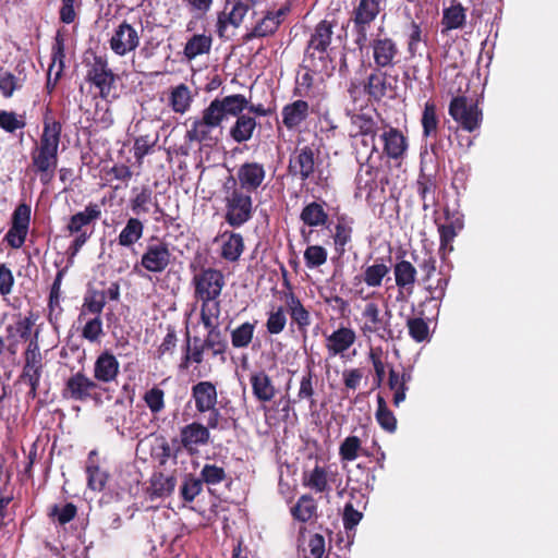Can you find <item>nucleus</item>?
Masks as SVG:
<instances>
[{"instance_id": "55", "label": "nucleus", "mask_w": 558, "mask_h": 558, "mask_svg": "<svg viewBox=\"0 0 558 558\" xmlns=\"http://www.w3.org/2000/svg\"><path fill=\"white\" fill-rule=\"evenodd\" d=\"M375 417L379 426L388 432L395 433L397 429V418L392 411L389 410L385 398L380 395L377 396V410Z\"/></svg>"}, {"instance_id": "23", "label": "nucleus", "mask_w": 558, "mask_h": 558, "mask_svg": "<svg viewBox=\"0 0 558 558\" xmlns=\"http://www.w3.org/2000/svg\"><path fill=\"white\" fill-rule=\"evenodd\" d=\"M209 441L210 432L199 422H192L180 429V442L190 454H194L198 447L206 446Z\"/></svg>"}, {"instance_id": "31", "label": "nucleus", "mask_w": 558, "mask_h": 558, "mask_svg": "<svg viewBox=\"0 0 558 558\" xmlns=\"http://www.w3.org/2000/svg\"><path fill=\"white\" fill-rule=\"evenodd\" d=\"M250 384L253 396L259 402H269L277 393L270 376L263 369L250 375Z\"/></svg>"}, {"instance_id": "19", "label": "nucleus", "mask_w": 558, "mask_h": 558, "mask_svg": "<svg viewBox=\"0 0 558 558\" xmlns=\"http://www.w3.org/2000/svg\"><path fill=\"white\" fill-rule=\"evenodd\" d=\"M289 11V7H282L277 11H267L266 14L256 22L252 29L243 36V41L247 43L254 38L272 36L282 24L283 19Z\"/></svg>"}, {"instance_id": "34", "label": "nucleus", "mask_w": 558, "mask_h": 558, "mask_svg": "<svg viewBox=\"0 0 558 558\" xmlns=\"http://www.w3.org/2000/svg\"><path fill=\"white\" fill-rule=\"evenodd\" d=\"M353 223V218L347 214H341L337 217L332 240L335 250L339 255L345 252V246L352 241Z\"/></svg>"}, {"instance_id": "50", "label": "nucleus", "mask_w": 558, "mask_h": 558, "mask_svg": "<svg viewBox=\"0 0 558 558\" xmlns=\"http://www.w3.org/2000/svg\"><path fill=\"white\" fill-rule=\"evenodd\" d=\"M421 124L423 136L425 138L435 137L437 135L439 118L437 116V107L434 101L428 100L424 105Z\"/></svg>"}, {"instance_id": "7", "label": "nucleus", "mask_w": 558, "mask_h": 558, "mask_svg": "<svg viewBox=\"0 0 558 558\" xmlns=\"http://www.w3.org/2000/svg\"><path fill=\"white\" fill-rule=\"evenodd\" d=\"M345 116L349 118V137L352 140L359 137H369L372 144V153H378L375 140L380 130L379 113L376 109H367L360 106L357 108L347 109Z\"/></svg>"}, {"instance_id": "11", "label": "nucleus", "mask_w": 558, "mask_h": 558, "mask_svg": "<svg viewBox=\"0 0 558 558\" xmlns=\"http://www.w3.org/2000/svg\"><path fill=\"white\" fill-rule=\"evenodd\" d=\"M448 112L450 117L464 130L470 133L481 126L483 114L476 102L469 100L465 96L452 97Z\"/></svg>"}, {"instance_id": "36", "label": "nucleus", "mask_w": 558, "mask_h": 558, "mask_svg": "<svg viewBox=\"0 0 558 558\" xmlns=\"http://www.w3.org/2000/svg\"><path fill=\"white\" fill-rule=\"evenodd\" d=\"M251 2L238 0L234 2L232 10L229 13L221 12L218 15L217 32L220 37H223L227 26L230 24L239 27L243 22L246 13L248 12Z\"/></svg>"}, {"instance_id": "61", "label": "nucleus", "mask_w": 558, "mask_h": 558, "mask_svg": "<svg viewBox=\"0 0 558 558\" xmlns=\"http://www.w3.org/2000/svg\"><path fill=\"white\" fill-rule=\"evenodd\" d=\"M287 325V315L283 306L272 307L268 312L266 320V330L270 335H279L282 332Z\"/></svg>"}, {"instance_id": "52", "label": "nucleus", "mask_w": 558, "mask_h": 558, "mask_svg": "<svg viewBox=\"0 0 558 558\" xmlns=\"http://www.w3.org/2000/svg\"><path fill=\"white\" fill-rule=\"evenodd\" d=\"M221 307L220 302H216L213 304H204L201 303L199 318L204 328L207 330V333H213L215 331L221 330L219 328V316H220Z\"/></svg>"}, {"instance_id": "27", "label": "nucleus", "mask_w": 558, "mask_h": 558, "mask_svg": "<svg viewBox=\"0 0 558 558\" xmlns=\"http://www.w3.org/2000/svg\"><path fill=\"white\" fill-rule=\"evenodd\" d=\"M64 40L60 35H57L56 43L52 47L51 59L52 62L49 65L47 73L46 90L47 94L51 95L60 80L64 70Z\"/></svg>"}, {"instance_id": "51", "label": "nucleus", "mask_w": 558, "mask_h": 558, "mask_svg": "<svg viewBox=\"0 0 558 558\" xmlns=\"http://www.w3.org/2000/svg\"><path fill=\"white\" fill-rule=\"evenodd\" d=\"M221 307L220 302H216L213 304H204L201 303L199 318L204 328L207 330V333H213L215 331L221 330L219 328V316H220Z\"/></svg>"}, {"instance_id": "1", "label": "nucleus", "mask_w": 558, "mask_h": 558, "mask_svg": "<svg viewBox=\"0 0 558 558\" xmlns=\"http://www.w3.org/2000/svg\"><path fill=\"white\" fill-rule=\"evenodd\" d=\"M62 134V123L54 119L52 109L47 106L43 117V132L39 142L31 151L33 171L39 174L44 185L51 182L58 167V151Z\"/></svg>"}, {"instance_id": "39", "label": "nucleus", "mask_w": 558, "mask_h": 558, "mask_svg": "<svg viewBox=\"0 0 558 558\" xmlns=\"http://www.w3.org/2000/svg\"><path fill=\"white\" fill-rule=\"evenodd\" d=\"M213 46L210 34H194L185 43L183 54L187 61H192L199 56L208 54Z\"/></svg>"}, {"instance_id": "47", "label": "nucleus", "mask_w": 558, "mask_h": 558, "mask_svg": "<svg viewBox=\"0 0 558 558\" xmlns=\"http://www.w3.org/2000/svg\"><path fill=\"white\" fill-rule=\"evenodd\" d=\"M175 483L174 476H168L161 472L155 473L150 478L149 496L151 498L167 497L174 490Z\"/></svg>"}, {"instance_id": "6", "label": "nucleus", "mask_w": 558, "mask_h": 558, "mask_svg": "<svg viewBox=\"0 0 558 558\" xmlns=\"http://www.w3.org/2000/svg\"><path fill=\"white\" fill-rule=\"evenodd\" d=\"M363 324L360 327L362 335L365 338L376 336L383 341H392L396 339L395 330L391 328V311L387 310L381 313L378 304L368 302L362 311Z\"/></svg>"}, {"instance_id": "12", "label": "nucleus", "mask_w": 558, "mask_h": 558, "mask_svg": "<svg viewBox=\"0 0 558 558\" xmlns=\"http://www.w3.org/2000/svg\"><path fill=\"white\" fill-rule=\"evenodd\" d=\"M119 76L109 68L106 56L95 54L88 65L86 81L99 89L102 99L111 96Z\"/></svg>"}, {"instance_id": "63", "label": "nucleus", "mask_w": 558, "mask_h": 558, "mask_svg": "<svg viewBox=\"0 0 558 558\" xmlns=\"http://www.w3.org/2000/svg\"><path fill=\"white\" fill-rule=\"evenodd\" d=\"M305 266L310 269L317 268L327 262V250L322 245H308L304 251Z\"/></svg>"}, {"instance_id": "25", "label": "nucleus", "mask_w": 558, "mask_h": 558, "mask_svg": "<svg viewBox=\"0 0 558 558\" xmlns=\"http://www.w3.org/2000/svg\"><path fill=\"white\" fill-rule=\"evenodd\" d=\"M391 257L387 259L384 257L376 258L372 265H364L363 271L360 276H355L354 280L365 283L368 288H379L383 284L384 279L388 277L391 270Z\"/></svg>"}, {"instance_id": "30", "label": "nucleus", "mask_w": 558, "mask_h": 558, "mask_svg": "<svg viewBox=\"0 0 558 558\" xmlns=\"http://www.w3.org/2000/svg\"><path fill=\"white\" fill-rule=\"evenodd\" d=\"M355 331L350 327H340L326 338V349L330 356L343 354L355 342Z\"/></svg>"}, {"instance_id": "54", "label": "nucleus", "mask_w": 558, "mask_h": 558, "mask_svg": "<svg viewBox=\"0 0 558 558\" xmlns=\"http://www.w3.org/2000/svg\"><path fill=\"white\" fill-rule=\"evenodd\" d=\"M203 343L204 347L211 352L213 357H219L221 362H226L228 341L222 330L207 333Z\"/></svg>"}, {"instance_id": "29", "label": "nucleus", "mask_w": 558, "mask_h": 558, "mask_svg": "<svg viewBox=\"0 0 558 558\" xmlns=\"http://www.w3.org/2000/svg\"><path fill=\"white\" fill-rule=\"evenodd\" d=\"M463 229V221L459 218L448 223H438L437 231L439 233L438 254L442 262L447 260L448 255L453 252V241L459 231Z\"/></svg>"}, {"instance_id": "45", "label": "nucleus", "mask_w": 558, "mask_h": 558, "mask_svg": "<svg viewBox=\"0 0 558 558\" xmlns=\"http://www.w3.org/2000/svg\"><path fill=\"white\" fill-rule=\"evenodd\" d=\"M193 341L194 345L192 347L190 332L186 331V344L179 365L180 369H187L191 363L202 364L204 361V352L207 349L204 347V343L201 342L198 337H194Z\"/></svg>"}, {"instance_id": "62", "label": "nucleus", "mask_w": 558, "mask_h": 558, "mask_svg": "<svg viewBox=\"0 0 558 558\" xmlns=\"http://www.w3.org/2000/svg\"><path fill=\"white\" fill-rule=\"evenodd\" d=\"M26 126L25 116H19L14 111H0V129L7 133H15L17 130H23Z\"/></svg>"}, {"instance_id": "17", "label": "nucleus", "mask_w": 558, "mask_h": 558, "mask_svg": "<svg viewBox=\"0 0 558 558\" xmlns=\"http://www.w3.org/2000/svg\"><path fill=\"white\" fill-rule=\"evenodd\" d=\"M367 46L372 49L375 68L388 70L399 62L400 50L392 38L376 36L372 40L368 39Z\"/></svg>"}, {"instance_id": "57", "label": "nucleus", "mask_w": 558, "mask_h": 558, "mask_svg": "<svg viewBox=\"0 0 558 558\" xmlns=\"http://www.w3.org/2000/svg\"><path fill=\"white\" fill-rule=\"evenodd\" d=\"M26 76H16L8 70L0 69V93L4 98H11L14 92L20 90L25 83Z\"/></svg>"}, {"instance_id": "38", "label": "nucleus", "mask_w": 558, "mask_h": 558, "mask_svg": "<svg viewBox=\"0 0 558 558\" xmlns=\"http://www.w3.org/2000/svg\"><path fill=\"white\" fill-rule=\"evenodd\" d=\"M225 239L221 245L220 257L227 262H238L244 252L245 245L241 233L228 232L221 234Z\"/></svg>"}, {"instance_id": "26", "label": "nucleus", "mask_w": 558, "mask_h": 558, "mask_svg": "<svg viewBox=\"0 0 558 558\" xmlns=\"http://www.w3.org/2000/svg\"><path fill=\"white\" fill-rule=\"evenodd\" d=\"M119 373L120 363L110 351L106 350L97 356L93 369L94 379L97 384L116 381Z\"/></svg>"}, {"instance_id": "18", "label": "nucleus", "mask_w": 558, "mask_h": 558, "mask_svg": "<svg viewBox=\"0 0 558 558\" xmlns=\"http://www.w3.org/2000/svg\"><path fill=\"white\" fill-rule=\"evenodd\" d=\"M396 287L398 288L397 301H407L414 291L417 279V269L412 262L397 256L392 266Z\"/></svg>"}, {"instance_id": "32", "label": "nucleus", "mask_w": 558, "mask_h": 558, "mask_svg": "<svg viewBox=\"0 0 558 558\" xmlns=\"http://www.w3.org/2000/svg\"><path fill=\"white\" fill-rule=\"evenodd\" d=\"M282 123L288 130H294L300 126L310 116V105L307 101L298 99L283 106Z\"/></svg>"}, {"instance_id": "3", "label": "nucleus", "mask_w": 558, "mask_h": 558, "mask_svg": "<svg viewBox=\"0 0 558 558\" xmlns=\"http://www.w3.org/2000/svg\"><path fill=\"white\" fill-rule=\"evenodd\" d=\"M337 21L322 20L311 31L306 47L304 49V63L313 71H326L331 62L330 45L332 43L333 29Z\"/></svg>"}, {"instance_id": "59", "label": "nucleus", "mask_w": 558, "mask_h": 558, "mask_svg": "<svg viewBox=\"0 0 558 558\" xmlns=\"http://www.w3.org/2000/svg\"><path fill=\"white\" fill-rule=\"evenodd\" d=\"M368 453L363 450L361 439L357 436H348L339 447V456L342 461H354L359 454Z\"/></svg>"}, {"instance_id": "35", "label": "nucleus", "mask_w": 558, "mask_h": 558, "mask_svg": "<svg viewBox=\"0 0 558 558\" xmlns=\"http://www.w3.org/2000/svg\"><path fill=\"white\" fill-rule=\"evenodd\" d=\"M466 22V9L457 0H452L448 8L442 10L441 33L463 28Z\"/></svg>"}, {"instance_id": "37", "label": "nucleus", "mask_w": 558, "mask_h": 558, "mask_svg": "<svg viewBox=\"0 0 558 558\" xmlns=\"http://www.w3.org/2000/svg\"><path fill=\"white\" fill-rule=\"evenodd\" d=\"M256 128V118L243 113L235 118V122L229 130V135L238 144L246 143L253 137Z\"/></svg>"}, {"instance_id": "8", "label": "nucleus", "mask_w": 558, "mask_h": 558, "mask_svg": "<svg viewBox=\"0 0 558 558\" xmlns=\"http://www.w3.org/2000/svg\"><path fill=\"white\" fill-rule=\"evenodd\" d=\"M194 298L201 303L220 302L219 298L226 286L225 275L213 267H203L192 278Z\"/></svg>"}, {"instance_id": "58", "label": "nucleus", "mask_w": 558, "mask_h": 558, "mask_svg": "<svg viewBox=\"0 0 558 558\" xmlns=\"http://www.w3.org/2000/svg\"><path fill=\"white\" fill-rule=\"evenodd\" d=\"M24 364L19 380H40L44 372L43 356L23 355Z\"/></svg>"}, {"instance_id": "56", "label": "nucleus", "mask_w": 558, "mask_h": 558, "mask_svg": "<svg viewBox=\"0 0 558 558\" xmlns=\"http://www.w3.org/2000/svg\"><path fill=\"white\" fill-rule=\"evenodd\" d=\"M255 327L256 322H245L234 328L230 333L232 347L235 349L247 348L253 340Z\"/></svg>"}, {"instance_id": "4", "label": "nucleus", "mask_w": 558, "mask_h": 558, "mask_svg": "<svg viewBox=\"0 0 558 558\" xmlns=\"http://www.w3.org/2000/svg\"><path fill=\"white\" fill-rule=\"evenodd\" d=\"M381 11V0H359L353 7L349 22L352 24L353 41L359 50L367 47L372 25Z\"/></svg>"}, {"instance_id": "16", "label": "nucleus", "mask_w": 558, "mask_h": 558, "mask_svg": "<svg viewBox=\"0 0 558 558\" xmlns=\"http://www.w3.org/2000/svg\"><path fill=\"white\" fill-rule=\"evenodd\" d=\"M141 37L137 29L128 23L121 22L113 31L108 40L112 52L118 57H124L137 49Z\"/></svg>"}, {"instance_id": "49", "label": "nucleus", "mask_w": 558, "mask_h": 558, "mask_svg": "<svg viewBox=\"0 0 558 558\" xmlns=\"http://www.w3.org/2000/svg\"><path fill=\"white\" fill-rule=\"evenodd\" d=\"M132 192L134 196L130 199V208L132 213L136 216L148 214L149 205L153 202V190L144 185L141 189L133 187Z\"/></svg>"}, {"instance_id": "20", "label": "nucleus", "mask_w": 558, "mask_h": 558, "mask_svg": "<svg viewBox=\"0 0 558 558\" xmlns=\"http://www.w3.org/2000/svg\"><path fill=\"white\" fill-rule=\"evenodd\" d=\"M234 178L238 189L253 194L263 185L266 178V170L263 163L246 161L239 167L236 177Z\"/></svg>"}, {"instance_id": "22", "label": "nucleus", "mask_w": 558, "mask_h": 558, "mask_svg": "<svg viewBox=\"0 0 558 558\" xmlns=\"http://www.w3.org/2000/svg\"><path fill=\"white\" fill-rule=\"evenodd\" d=\"M379 137L383 142V154H385L389 159H403L407 154L409 143L402 131L398 128L386 125Z\"/></svg>"}, {"instance_id": "9", "label": "nucleus", "mask_w": 558, "mask_h": 558, "mask_svg": "<svg viewBox=\"0 0 558 558\" xmlns=\"http://www.w3.org/2000/svg\"><path fill=\"white\" fill-rule=\"evenodd\" d=\"M398 82V74L392 75L386 69L374 68L363 82V92L369 102L379 104L385 98H393Z\"/></svg>"}, {"instance_id": "42", "label": "nucleus", "mask_w": 558, "mask_h": 558, "mask_svg": "<svg viewBox=\"0 0 558 558\" xmlns=\"http://www.w3.org/2000/svg\"><path fill=\"white\" fill-rule=\"evenodd\" d=\"M290 512L294 520L307 523L317 517V504L312 495L304 494L298 499Z\"/></svg>"}, {"instance_id": "40", "label": "nucleus", "mask_w": 558, "mask_h": 558, "mask_svg": "<svg viewBox=\"0 0 558 558\" xmlns=\"http://www.w3.org/2000/svg\"><path fill=\"white\" fill-rule=\"evenodd\" d=\"M145 226L137 217H131L120 231L117 241L122 247H133L144 234Z\"/></svg>"}, {"instance_id": "64", "label": "nucleus", "mask_w": 558, "mask_h": 558, "mask_svg": "<svg viewBox=\"0 0 558 558\" xmlns=\"http://www.w3.org/2000/svg\"><path fill=\"white\" fill-rule=\"evenodd\" d=\"M407 327L409 330V336L415 342H424L427 340L429 335L428 324L422 317H410L407 320Z\"/></svg>"}, {"instance_id": "48", "label": "nucleus", "mask_w": 558, "mask_h": 558, "mask_svg": "<svg viewBox=\"0 0 558 558\" xmlns=\"http://www.w3.org/2000/svg\"><path fill=\"white\" fill-rule=\"evenodd\" d=\"M204 484L193 473H186L179 487V496L185 504H191L202 494Z\"/></svg>"}, {"instance_id": "14", "label": "nucleus", "mask_w": 558, "mask_h": 558, "mask_svg": "<svg viewBox=\"0 0 558 558\" xmlns=\"http://www.w3.org/2000/svg\"><path fill=\"white\" fill-rule=\"evenodd\" d=\"M222 122L216 117L209 107L203 110L202 118L195 119L186 131L185 138L207 146L215 145L218 137L213 135V130L220 128Z\"/></svg>"}, {"instance_id": "53", "label": "nucleus", "mask_w": 558, "mask_h": 558, "mask_svg": "<svg viewBox=\"0 0 558 558\" xmlns=\"http://www.w3.org/2000/svg\"><path fill=\"white\" fill-rule=\"evenodd\" d=\"M192 104L190 88L185 84H180L172 88L169 97V105L175 113L186 112Z\"/></svg>"}, {"instance_id": "33", "label": "nucleus", "mask_w": 558, "mask_h": 558, "mask_svg": "<svg viewBox=\"0 0 558 558\" xmlns=\"http://www.w3.org/2000/svg\"><path fill=\"white\" fill-rule=\"evenodd\" d=\"M286 304L292 323L296 325L299 332L305 336L307 328L311 325L310 312L304 307L301 300L293 292L287 294Z\"/></svg>"}, {"instance_id": "46", "label": "nucleus", "mask_w": 558, "mask_h": 558, "mask_svg": "<svg viewBox=\"0 0 558 558\" xmlns=\"http://www.w3.org/2000/svg\"><path fill=\"white\" fill-rule=\"evenodd\" d=\"M199 478L203 484L207 485L208 492L214 493L213 487L227 481L231 482L230 476L222 466L217 464L205 463L199 472Z\"/></svg>"}, {"instance_id": "13", "label": "nucleus", "mask_w": 558, "mask_h": 558, "mask_svg": "<svg viewBox=\"0 0 558 558\" xmlns=\"http://www.w3.org/2000/svg\"><path fill=\"white\" fill-rule=\"evenodd\" d=\"M99 388L95 379L89 378L83 371L72 374L64 383L62 397L74 401L85 402L88 400H99Z\"/></svg>"}, {"instance_id": "24", "label": "nucleus", "mask_w": 558, "mask_h": 558, "mask_svg": "<svg viewBox=\"0 0 558 558\" xmlns=\"http://www.w3.org/2000/svg\"><path fill=\"white\" fill-rule=\"evenodd\" d=\"M191 397L198 413L204 414L214 410L218 403L217 385L209 380L198 381L192 386Z\"/></svg>"}, {"instance_id": "5", "label": "nucleus", "mask_w": 558, "mask_h": 558, "mask_svg": "<svg viewBox=\"0 0 558 558\" xmlns=\"http://www.w3.org/2000/svg\"><path fill=\"white\" fill-rule=\"evenodd\" d=\"M101 217L100 205L94 202L88 203L84 210L77 211L72 215L65 226V231L69 235L74 236L70 246L69 253L75 256L81 248L86 244L93 234V228L89 229Z\"/></svg>"}, {"instance_id": "44", "label": "nucleus", "mask_w": 558, "mask_h": 558, "mask_svg": "<svg viewBox=\"0 0 558 558\" xmlns=\"http://www.w3.org/2000/svg\"><path fill=\"white\" fill-rule=\"evenodd\" d=\"M303 485L311 488L315 493H327L330 490L328 484V473L326 469L319 464H315L313 470L304 472Z\"/></svg>"}, {"instance_id": "41", "label": "nucleus", "mask_w": 558, "mask_h": 558, "mask_svg": "<svg viewBox=\"0 0 558 558\" xmlns=\"http://www.w3.org/2000/svg\"><path fill=\"white\" fill-rule=\"evenodd\" d=\"M106 306L105 294L96 288H88L81 307L78 319L82 320L86 315L101 316Z\"/></svg>"}, {"instance_id": "15", "label": "nucleus", "mask_w": 558, "mask_h": 558, "mask_svg": "<svg viewBox=\"0 0 558 558\" xmlns=\"http://www.w3.org/2000/svg\"><path fill=\"white\" fill-rule=\"evenodd\" d=\"M316 159L317 156L313 146L295 147L289 158L288 173L303 182L307 181L315 172Z\"/></svg>"}, {"instance_id": "43", "label": "nucleus", "mask_w": 558, "mask_h": 558, "mask_svg": "<svg viewBox=\"0 0 558 558\" xmlns=\"http://www.w3.org/2000/svg\"><path fill=\"white\" fill-rule=\"evenodd\" d=\"M301 221L308 227H322L328 221V214L323 204L311 202L305 205L300 214Z\"/></svg>"}, {"instance_id": "28", "label": "nucleus", "mask_w": 558, "mask_h": 558, "mask_svg": "<svg viewBox=\"0 0 558 558\" xmlns=\"http://www.w3.org/2000/svg\"><path fill=\"white\" fill-rule=\"evenodd\" d=\"M87 487L93 492H102L110 477L107 470L100 466L97 450L89 451L85 463Z\"/></svg>"}, {"instance_id": "2", "label": "nucleus", "mask_w": 558, "mask_h": 558, "mask_svg": "<svg viewBox=\"0 0 558 558\" xmlns=\"http://www.w3.org/2000/svg\"><path fill=\"white\" fill-rule=\"evenodd\" d=\"M223 219L232 228H240L254 216L252 193L236 187V180L229 175L222 184Z\"/></svg>"}, {"instance_id": "10", "label": "nucleus", "mask_w": 558, "mask_h": 558, "mask_svg": "<svg viewBox=\"0 0 558 558\" xmlns=\"http://www.w3.org/2000/svg\"><path fill=\"white\" fill-rule=\"evenodd\" d=\"M172 253L169 244L163 240L153 236L150 242L147 243L141 259L134 266V271L141 266L148 272L161 274L171 264Z\"/></svg>"}, {"instance_id": "60", "label": "nucleus", "mask_w": 558, "mask_h": 558, "mask_svg": "<svg viewBox=\"0 0 558 558\" xmlns=\"http://www.w3.org/2000/svg\"><path fill=\"white\" fill-rule=\"evenodd\" d=\"M416 187H417V194L420 195L421 199L423 201V209L427 210L430 207L429 195L432 194V204L435 203L434 193L436 191V180L432 175H427L424 173H421L417 181H416Z\"/></svg>"}, {"instance_id": "21", "label": "nucleus", "mask_w": 558, "mask_h": 558, "mask_svg": "<svg viewBox=\"0 0 558 558\" xmlns=\"http://www.w3.org/2000/svg\"><path fill=\"white\" fill-rule=\"evenodd\" d=\"M220 122L228 116L238 118L248 107V99L242 94H233L222 98H215L208 106Z\"/></svg>"}]
</instances>
